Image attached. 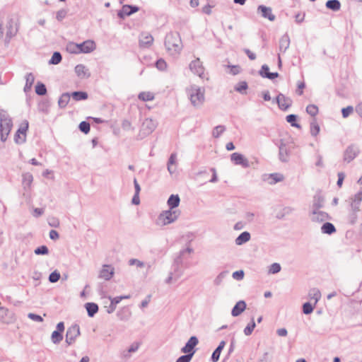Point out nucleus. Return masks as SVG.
Returning a JSON list of instances; mask_svg holds the SVG:
<instances>
[{
  "label": "nucleus",
  "mask_w": 362,
  "mask_h": 362,
  "mask_svg": "<svg viewBox=\"0 0 362 362\" xmlns=\"http://www.w3.org/2000/svg\"><path fill=\"white\" fill-rule=\"evenodd\" d=\"M13 127L12 119L4 110H0V135L1 141L5 142Z\"/></svg>",
  "instance_id": "obj_1"
},
{
  "label": "nucleus",
  "mask_w": 362,
  "mask_h": 362,
  "mask_svg": "<svg viewBox=\"0 0 362 362\" xmlns=\"http://www.w3.org/2000/svg\"><path fill=\"white\" fill-rule=\"evenodd\" d=\"M165 45L171 54L180 52L182 49V41L179 33L168 34L165 37Z\"/></svg>",
  "instance_id": "obj_2"
},
{
  "label": "nucleus",
  "mask_w": 362,
  "mask_h": 362,
  "mask_svg": "<svg viewBox=\"0 0 362 362\" xmlns=\"http://www.w3.org/2000/svg\"><path fill=\"white\" fill-rule=\"evenodd\" d=\"M180 215V211L178 209L176 210H165L162 211L157 220V224L161 226H167L170 223H174L177 220Z\"/></svg>",
  "instance_id": "obj_3"
},
{
  "label": "nucleus",
  "mask_w": 362,
  "mask_h": 362,
  "mask_svg": "<svg viewBox=\"0 0 362 362\" xmlns=\"http://www.w3.org/2000/svg\"><path fill=\"white\" fill-rule=\"evenodd\" d=\"M19 19L17 17H12L8 19L6 24V37L8 40L16 36L19 30Z\"/></svg>",
  "instance_id": "obj_4"
},
{
  "label": "nucleus",
  "mask_w": 362,
  "mask_h": 362,
  "mask_svg": "<svg viewBox=\"0 0 362 362\" xmlns=\"http://www.w3.org/2000/svg\"><path fill=\"white\" fill-rule=\"evenodd\" d=\"M157 122L151 118H146L142 122L139 136L141 139L151 134L156 128Z\"/></svg>",
  "instance_id": "obj_5"
},
{
  "label": "nucleus",
  "mask_w": 362,
  "mask_h": 362,
  "mask_svg": "<svg viewBox=\"0 0 362 362\" xmlns=\"http://www.w3.org/2000/svg\"><path fill=\"white\" fill-rule=\"evenodd\" d=\"M80 335V327L75 324L69 327L66 333L65 341L68 345L74 344L76 338Z\"/></svg>",
  "instance_id": "obj_6"
},
{
  "label": "nucleus",
  "mask_w": 362,
  "mask_h": 362,
  "mask_svg": "<svg viewBox=\"0 0 362 362\" xmlns=\"http://www.w3.org/2000/svg\"><path fill=\"white\" fill-rule=\"evenodd\" d=\"M28 129V122L25 120L21 123V127L15 134L14 141L16 144H21L25 141L26 132Z\"/></svg>",
  "instance_id": "obj_7"
},
{
  "label": "nucleus",
  "mask_w": 362,
  "mask_h": 362,
  "mask_svg": "<svg viewBox=\"0 0 362 362\" xmlns=\"http://www.w3.org/2000/svg\"><path fill=\"white\" fill-rule=\"evenodd\" d=\"M310 218L313 222L321 223L330 219L327 212L320 211V209H311L310 212Z\"/></svg>",
  "instance_id": "obj_8"
},
{
  "label": "nucleus",
  "mask_w": 362,
  "mask_h": 362,
  "mask_svg": "<svg viewBox=\"0 0 362 362\" xmlns=\"http://www.w3.org/2000/svg\"><path fill=\"white\" fill-rule=\"evenodd\" d=\"M188 98L194 107H199L205 100L204 92H189Z\"/></svg>",
  "instance_id": "obj_9"
},
{
  "label": "nucleus",
  "mask_w": 362,
  "mask_h": 362,
  "mask_svg": "<svg viewBox=\"0 0 362 362\" xmlns=\"http://www.w3.org/2000/svg\"><path fill=\"white\" fill-rule=\"evenodd\" d=\"M359 153V148L357 146L351 144L349 146L344 152V160L346 163L352 161Z\"/></svg>",
  "instance_id": "obj_10"
},
{
  "label": "nucleus",
  "mask_w": 362,
  "mask_h": 362,
  "mask_svg": "<svg viewBox=\"0 0 362 362\" xmlns=\"http://www.w3.org/2000/svg\"><path fill=\"white\" fill-rule=\"evenodd\" d=\"M115 274V269L112 265L103 264L102 269L99 272L98 278L105 281L110 280Z\"/></svg>",
  "instance_id": "obj_11"
},
{
  "label": "nucleus",
  "mask_w": 362,
  "mask_h": 362,
  "mask_svg": "<svg viewBox=\"0 0 362 362\" xmlns=\"http://www.w3.org/2000/svg\"><path fill=\"white\" fill-rule=\"evenodd\" d=\"M231 161L237 165H241L243 168H249V160L241 153H233L230 155Z\"/></svg>",
  "instance_id": "obj_12"
},
{
  "label": "nucleus",
  "mask_w": 362,
  "mask_h": 362,
  "mask_svg": "<svg viewBox=\"0 0 362 362\" xmlns=\"http://www.w3.org/2000/svg\"><path fill=\"white\" fill-rule=\"evenodd\" d=\"M199 340L197 337H191L185 345L181 349V352L184 354H189L195 352L194 347L198 344Z\"/></svg>",
  "instance_id": "obj_13"
},
{
  "label": "nucleus",
  "mask_w": 362,
  "mask_h": 362,
  "mask_svg": "<svg viewBox=\"0 0 362 362\" xmlns=\"http://www.w3.org/2000/svg\"><path fill=\"white\" fill-rule=\"evenodd\" d=\"M190 69L201 78H205L204 68L199 58L191 62Z\"/></svg>",
  "instance_id": "obj_14"
},
{
  "label": "nucleus",
  "mask_w": 362,
  "mask_h": 362,
  "mask_svg": "<svg viewBox=\"0 0 362 362\" xmlns=\"http://www.w3.org/2000/svg\"><path fill=\"white\" fill-rule=\"evenodd\" d=\"M80 54L81 53H90L95 49L96 45L93 40H86L83 42L78 44Z\"/></svg>",
  "instance_id": "obj_15"
},
{
  "label": "nucleus",
  "mask_w": 362,
  "mask_h": 362,
  "mask_svg": "<svg viewBox=\"0 0 362 362\" xmlns=\"http://www.w3.org/2000/svg\"><path fill=\"white\" fill-rule=\"evenodd\" d=\"M276 102L279 107L284 110H287L292 104V100L290 98L286 97L284 94L279 93L276 96Z\"/></svg>",
  "instance_id": "obj_16"
},
{
  "label": "nucleus",
  "mask_w": 362,
  "mask_h": 362,
  "mask_svg": "<svg viewBox=\"0 0 362 362\" xmlns=\"http://www.w3.org/2000/svg\"><path fill=\"white\" fill-rule=\"evenodd\" d=\"M325 198L320 192H317L313 200L312 209H320L324 206Z\"/></svg>",
  "instance_id": "obj_17"
},
{
  "label": "nucleus",
  "mask_w": 362,
  "mask_h": 362,
  "mask_svg": "<svg viewBox=\"0 0 362 362\" xmlns=\"http://www.w3.org/2000/svg\"><path fill=\"white\" fill-rule=\"evenodd\" d=\"M258 11L261 12V14L264 18H268L270 21H273L276 18V16L272 13V10L270 7L261 5L258 7Z\"/></svg>",
  "instance_id": "obj_18"
},
{
  "label": "nucleus",
  "mask_w": 362,
  "mask_h": 362,
  "mask_svg": "<svg viewBox=\"0 0 362 362\" xmlns=\"http://www.w3.org/2000/svg\"><path fill=\"white\" fill-rule=\"evenodd\" d=\"M246 308V303L244 300L238 301L231 311V315L233 317L240 315Z\"/></svg>",
  "instance_id": "obj_19"
},
{
  "label": "nucleus",
  "mask_w": 362,
  "mask_h": 362,
  "mask_svg": "<svg viewBox=\"0 0 362 362\" xmlns=\"http://www.w3.org/2000/svg\"><path fill=\"white\" fill-rule=\"evenodd\" d=\"M193 249L190 247H188L186 249L181 250L179 252V255L175 258L173 264L177 266H181L182 264V259L184 255L186 253L191 254L193 252Z\"/></svg>",
  "instance_id": "obj_20"
},
{
  "label": "nucleus",
  "mask_w": 362,
  "mask_h": 362,
  "mask_svg": "<svg viewBox=\"0 0 362 362\" xmlns=\"http://www.w3.org/2000/svg\"><path fill=\"white\" fill-rule=\"evenodd\" d=\"M75 72L81 78H88L90 75L88 69L83 64H78L75 67Z\"/></svg>",
  "instance_id": "obj_21"
},
{
  "label": "nucleus",
  "mask_w": 362,
  "mask_h": 362,
  "mask_svg": "<svg viewBox=\"0 0 362 362\" xmlns=\"http://www.w3.org/2000/svg\"><path fill=\"white\" fill-rule=\"evenodd\" d=\"M180 199L177 194H171L168 199L167 204L170 210H175L180 204Z\"/></svg>",
  "instance_id": "obj_22"
},
{
  "label": "nucleus",
  "mask_w": 362,
  "mask_h": 362,
  "mask_svg": "<svg viewBox=\"0 0 362 362\" xmlns=\"http://www.w3.org/2000/svg\"><path fill=\"white\" fill-rule=\"evenodd\" d=\"M279 159L282 162H287L288 160L289 152L286 144H281L279 146Z\"/></svg>",
  "instance_id": "obj_23"
},
{
  "label": "nucleus",
  "mask_w": 362,
  "mask_h": 362,
  "mask_svg": "<svg viewBox=\"0 0 362 362\" xmlns=\"http://www.w3.org/2000/svg\"><path fill=\"white\" fill-rule=\"evenodd\" d=\"M250 233L247 231H244L240 233L235 239V242L237 245H242L250 240Z\"/></svg>",
  "instance_id": "obj_24"
},
{
  "label": "nucleus",
  "mask_w": 362,
  "mask_h": 362,
  "mask_svg": "<svg viewBox=\"0 0 362 362\" xmlns=\"http://www.w3.org/2000/svg\"><path fill=\"white\" fill-rule=\"evenodd\" d=\"M308 296L310 300L313 301L314 305H316L321 298V293L319 289L313 288L309 291Z\"/></svg>",
  "instance_id": "obj_25"
},
{
  "label": "nucleus",
  "mask_w": 362,
  "mask_h": 362,
  "mask_svg": "<svg viewBox=\"0 0 362 362\" xmlns=\"http://www.w3.org/2000/svg\"><path fill=\"white\" fill-rule=\"evenodd\" d=\"M140 44L143 46H150L153 42V37L148 33H144L141 35L139 39Z\"/></svg>",
  "instance_id": "obj_26"
},
{
  "label": "nucleus",
  "mask_w": 362,
  "mask_h": 362,
  "mask_svg": "<svg viewBox=\"0 0 362 362\" xmlns=\"http://www.w3.org/2000/svg\"><path fill=\"white\" fill-rule=\"evenodd\" d=\"M259 73L262 76L267 77L270 79H274L278 76V74L276 72L269 71V68L267 65H263Z\"/></svg>",
  "instance_id": "obj_27"
},
{
  "label": "nucleus",
  "mask_w": 362,
  "mask_h": 362,
  "mask_svg": "<svg viewBox=\"0 0 362 362\" xmlns=\"http://www.w3.org/2000/svg\"><path fill=\"white\" fill-rule=\"evenodd\" d=\"M88 315L93 317L98 311V305L95 303H87L85 305Z\"/></svg>",
  "instance_id": "obj_28"
},
{
  "label": "nucleus",
  "mask_w": 362,
  "mask_h": 362,
  "mask_svg": "<svg viewBox=\"0 0 362 362\" xmlns=\"http://www.w3.org/2000/svg\"><path fill=\"white\" fill-rule=\"evenodd\" d=\"M321 230L322 233L331 235L336 231V228L332 223L326 222L322 226Z\"/></svg>",
  "instance_id": "obj_29"
},
{
  "label": "nucleus",
  "mask_w": 362,
  "mask_h": 362,
  "mask_svg": "<svg viewBox=\"0 0 362 362\" xmlns=\"http://www.w3.org/2000/svg\"><path fill=\"white\" fill-rule=\"evenodd\" d=\"M176 163V154L175 153H172L168 159V172L170 173V174H173L175 170H176V168L175 167H173V165L175 164Z\"/></svg>",
  "instance_id": "obj_30"
},
{
  "label": "nucleus",
  "mask_w": 362,
  "mask_h": 362,
  "mask_svg": "<svg viewBox=\"0 0 362 362\" xmlns=\"http://www.w3.org/2000/svg\"><path fill=\"white\" fill-rule=\"evenodd\" d=\"M71 95L68 92L63 93L59 99L58 105L61 108L65 107L70 100Z\"/></svg>",
  "instance_id": "obj_31"
},
{
  "label": "nucleus",
  "mask_w": 362,
  "mask_h": 362,
  "mask_svg": "<svg viewBox=\"0 0 362 362\" xmlns=\"http://www.w3.org/2000/svg\"><path fill=\"white\" fill-rule=\"evenodd\" d=\"M33 181V177L32 174L27 173L23 175V185L25 189L29 188Z\"/></svg>",
  "instance_id": "obj_32"
},
{
  "label": "nucleus",
  "mask_w": 362,
  "mask_h": 362,
  "mask_svg": "<svg viewBox=\"0 0 362 362\" xmlns=\"http://www.w3.org/2000/svg\"><path fill=\"white\" fill-rule=\"evenodd\" d=\"M320 128L315 118H313L310 122V134L316 136L320 132Z\"/></svg>",
  "instance_id": "obj_33"
},
{
  "label": "nucleus",
  "mask_w": 362,
  "mask_h": 362,
  "mask_svg": "<svg viewBox=\"0 0 362 362\" xmlns=\"http://www.w3.org/2000/svg\"><path fill=\"white\" fill-rule=\"evenodd\" d=\"M294 211V209L291 206H286L282 209V210L279 212L276 215V218L279 219H282L285 216L290 215Z\"/></svg>",
  "instance_id": "obj_34"
},
{
  "label": "nucleus",
  "mask_w": 362,
  "mask_h": 362,
  "mask_svg": "<svg viewBox=\"0 0 362 362\" xmlns=\"http://www.w3.org/2000/svg\"><path fill=\"white\" fill-rule=\"evenodd\" d=\"M326 6L332 11H339L341 8V4L338 0H329L326 3Z\"/></svg>",
  "instance_id": "obj_35"
},
{
  "label": "nucleus",
  "mask_w": 362,
  "mask_h": 362,
  "mask_svg": "<svg viewBox=\"0 0 362 362\" xmlns=\"http://www.w3.org/2000/svg\"><path fill=\"white\" fill-rule=\"evenodd\" d=\"M49 102L47 99L42 100L38 103V110L39 111L47 113L49 112Z\"/></svg>",
  "instance_id": "obj_36"
},
{
  "label": "nucleus",
  "mask_w": 362,
  "mask_h": 362,
  "mask_svg": "<svg viewBox=\"0 0 362 362\" xmlns=\"http://www.w3.org/2000/svg\"><path fill=\"white\" fill-rule=\"evenodd\" d=\"M66 50L71 54H80L78 44L70 42L66 45Z\"/></svg>",
  "instance_id": "obj_37"
},
{
  "label": "nucleus",
  "mask_w": 362,
  "mask_h": 362,
  "mask_svg": "<svg viewBox=\"0 0 362 362\" xmlns=\"http://www.w3.org/2000/svg\"><path fill=\"white\" fill-rule=\"evenodd\" d=\"M25 80H26V83L25 85L24 90H30L32 88L33 85L35 81V77H34L33 74H27L25 76Z\"/></svg>",
  "instance_id": "obj_38"
},
{
  "label": "nucleus",
  "mask_w": 362,
  "mask_h": 362,
  "mask_svg": "<svg viewBox=\"0 0 362 362\" xmlns=\"http://www.w3.org/2000/svg\"><path fill=\"white\" fill-rule=\"evenodd\" d=\"M138 11V8L129 5H124L122 8V13L126 16H129Z\"/></svg>",
  "instance_id": "obj_39"
},
{
  "label": "nucleus",
  "mask_w": 362,
  "mask_h": 362,
  "mask_svg": "<svg viewBox=\"0 0 362 362\" xmlns=\"http://www.w3.org/2000/svg\"><path fill=\"white\" fill-rule=\"evenodd\" d=\"M138 98L143 101H149L154 99V94L153 92H140Z\"/></svg>",
  "instance_id": "obj_40"
},
{
  "label": "nucleus",
  "mask_w": 362,
  "mask_h": 362,
  "mask_svg": "<svg viewBox=\"0 0 362 362\" xmlns=\"http://www.w3.org/2000/svg\"><path fill=\"white\" fill-rule=\"evenodd\" d=\"M226 130V127L223 125H218L215 127L212 131V136L214 138H218Z\"/></svg>",
  "instance_id": "obj_41"
},
{
  "label": "nucleus",
  "mask_w": 362,
  "mask_h": 362,
  "mask_svg": "<svg viewBox=\"0 0 362 362\" xmlns=\"http://www.w3.org/2000/svg\"><path fill=\"white\" fill-rule=\"evenodd\" d=\"M71 96L76 101L88 98L87 92H72Z\"/></svg>",
  "instance_id": "obj_42"
},
{
  "label": "nucleus",
  "mask_w": 362,
  "mask_h": 362,
  "mask_svg": "<svg viewBox=\"0 0 362 362\" xmlns=\"http://www.w3.org/2000/svg\"><path fill=\"white\" fill-rule=\"evenodd\" d=\"M51 339H52V341L54 344H59L63 339L62 332L57 331V330L54 331L52 334Z\"/></svg>",
  "instance_id": "obj_43"
},
{
  "label": "nucleus",
  "mask_w": 362,
  "mask_h": 362,
  "mask_svg": "<svg viewBox=\"0 0 362 362\" xmlns=\"http://www.w3.org/2000/svg\"><path fill=\"white\" fill-rule=\"evenodd\" d=\"M315 305L310 302L305 303L303 305V312L305 315H309L313 313Z\"/></svg>",
  "instance_id": "obj_44"
},
{
  "label": "nucleus",
  "mask_w": 362,
  "mask_h": 362,
  "mask_svg": "<svg viewBox=\"0 0 362 362\" xmlns=\"http://www.w3.org/2000/svg\"><path fill=\"white\" fill-rule=\"evenodd\" d=\"M360 205L361 203L353 201H351L350 202L351 211L354 218H356V214L360 211Z\"/></svg>",
  "instance_id": "obj_45"
},
{
  "label": "nucleus",
  "mask_w": 362,
  "mask_h": 362,
  "mask_svg": "<svg viewBox=\"0 0 362 362\" xmlns=\"http://www.w3.org/2000/svg\"><path fill=\"white\" fill-rule=\"evenodd\" d=\"M256 325L254 321V319L252 318L251 322L246 326V327L244 329V334L246 336H249L252 334L253 332Z\"/></svg>",
  "instance_id": "obj_46"
},
{
  "label": "nucleus",
  "mask_w": 362,
  "mask_h": 362,
  "mask_svg": "<svg viewBox=\"0 0 362 362\" xmlns=\"http://www.w3.org/2000/svg\"><path fill=\"white\" fill-rule=\"evenodd\" d=\"M228 272L227 271H223V272H221L214 279V284L216 285V286H218L220 285L223 280L226 278V276L228 275Z\"/></svg>",
  "instance_id": "obj_47"
},
{
  "label": "nucleus",
  "mask_w": 362,
  "mask_h": 362,
  "mask_svg": "<svg viewBox=\"0 0 362 362\" xmlns=\"http://www.w3.org/2000/svg\"><path fill=\"white\" fill-rule=\"evenodd\" d=\"M34 253L37 255H46L49 253L48 247L46 245H42L37 247L34 250Z\"/></svg>",
  "instance_id": "obj_48"
},
{
  "label": "nucleus",
  "mask_w": 362,
  "mask_h": 362,
  "mask_svg": "<svg viewBox=\"0 0 362 362\" xmlns=\"http://www.w3.org/2000/svg\"><path fill=\"white\" fill-rule=\"evenodd\" d=\"M306 112L312 117H315L318 113V107L315 105H309L306 107Z\"/></svg>",
  "instance_id": "obj_49"
},
{
  "label": "nucleus",
  "mask_w": 362,
  "mask_h": 362,
  "mask_svg": "<svg viewBox=\"0 0 362 362\" xmlns=\"http://www.w3.org/2000/svg\"><path fill=\"white\" fill-rule=\"evenodd\" d=\"M297 119V116L293 114H291L286 116V121L291 124L292 127H296L298 128H300V126L296 123V121Z\"/></svg>",
  "instance_id": "obj_50"
},
{
  "label": "nucleus",
  "mask_w": 362,
  "mask_h": 362,
  "mask_svg": "<svg viewBox=\"0 0 362 362\" xmlns=\"http://www.w3.org/2000/svg\"><path fill=\"white\" fill-rule=\"evenodd\" d=\"M194 354V351L188 354H185V355L180 356L175 362H190Z\"/></svg>",
  "instance_id": "obj_51"
},
{
  "label": "nucleus",
  "mask_w": 362,
  "mask_h": 362,
  "mask_svg": "<svg viewBox=\"0 0 362 362\" xmlns=\"http://www.w3.org/2000/svg\"><path fill=\"white\" fill-rule=\"evenodd\" d=\"M60 276V273L57 270H55L49 274V281L51 283H56L59 280Z\"/></svg>",
  "instance_id": "obj_52"
},
{
  "label": "nucleus",
  "mask_w": 362,
  "mask_h": 362,
  "mask_svg": "<svg viewBox=\"0 0 362 362\" xmlns=\"http://www.w3.org/2000/svg\"><path fill=\"white\" fill-rule=\"evenodd\" d=\"M180 267L181 266H177V265L173 264V272H172L171 273H173L174 274L175 280L178 279L183 274V271L181 269Z\"/></svg>",
  "instance_id": "obj_53"
},
{
  "label": "nucleus",
  "mask_w": 362,
  "mask_h": 362,
  "mask_svg": "<svg viewBox=\"0 0 362 362\" xmlns=\"http://www.w3.org/2000/svg\"><path fill=\"white\" fill-rule=\"evenodd\" d=\"M79 129L81 132L88 134L90 132V124L86 121H83L79 124Z\"/></svg>",
  "instance_id": "obj_54"
},
{
  "label": "nucleus",
  "mask_w": 362,
  "mask_h": 362,
  "mask_svg": "<svg viewBox=\"0 0 362 362\" xmlns=\"http://www.w3.org/2000/svg\"><path fill=\"white\" fill-rule=\"evenodd\" d=\"M129 264L131 266L136 265V267L141 268L146 266V264L137 259H130L129 260Z\"/></svg>",
  "instance_id": "obj_55"
},
{
  "label": "nucleus",
  "mask_w": 362,
  "mask_h": 362,
  "mask_svg": "<svg viewBox=\"0 0 362 362\" xmlns=\"http://www.w3.org/2000/svg\"><path fill=\"white\" fill-rule=\"evenodd\" d=\"M221 351H222V349L218 347H217L214 351V352L212 353V355H211V361L213 362H217L218 361Z\"/></svg>",
  "instance_id": "obj_56"
},
{
  "label": "nucleus",
  "mask_w": 362,
  "mask_h": 362,
  "mask_svg": "<svg viewBox=\"0 0 362 362\" xmlns=\"http://www.w3.org/2000/svg\"><path fill=\"white\" fill-rule=\"evenodd\" d=\"M62 60V56L59 52H54L51 58L50 63L52 64H57Z\"/></svg>",
  "instance_id": "obj_57"
},
{
  "label": "nucleus",
  "mask_w": 362,
  "mask_h": 362,
  "mask_svg": "<svg viewBox=\"0 0 362 362\" xmlns=\"http://www.w3.org/2000/svg\"><path fill=\"white\" fill-rule=\"evenodd\" d=\"M281 271V266L279 263H273L269 267V273L276 274Z\"/></svg>",
  "instance_id": "obj_58"
},
{
  "label": "nucleus",
  "mask_w": 362,
  "mask_h": 362,
  "mask_svg": "<svg viewBox=\"0 0 362 362\" xmlns=\"http://www.w3.org/2000/svg\"><path fill=\"white\" fill-rule=\"evenodd\" d=\"M270 177L274 180L272 183H276L278 182H281L284 178V175L280 173H272L270 175Z\"/></svg>",
  "instance_id": "obj_59"
},
{
  "label": "nucleus",
  "mask_w": 362,
  "mask_h": 362,
  "mask_svg": "<svg viewBox=\"0 0 362 362\" xmlns=\"http://www.w3.org/2000/svg\"><path fill=\"white\" fill-rule=\"evenodd\" d=\"M244 271L243 270H238L236 272H234L232 274V276L235 280H242L244 278Z\"/></svg>",
  "instance_id": "obj_60"
},
{
  "label": "nucleus",
  "mask_w": 362,
  "mask_h": 362,
  "mask_svg": "<svg viewBox=\"0 0 362 362\" xmlns=\"http://www.w3.org/2000/svg\"><path fill=\"white\" fill-rule=\"evenodd\" d=\"M354 111V108L352 106H348L341 110V113L343 117H347L352 112Z\"/></svg>",
  "instance_id": "obj_61"
},
{
  "label": "nucleus",
  "mask_w": 362,
  "mask_h": 362,
  "mask_svg": "<svg viewBox=\"0 0 362 362\" xmlns=\"http://www.w3.org/2000/svg\"><path fill=\"white\" fill-rule=\"evenodd\" d=\"M28 317L33 321H36V322H42L43 321V319L40 315L35 314V313H30L28 315Z\"/></svg>",
  "instance_id": "obj_62"
},
{
  "label": "nucleus",
  "mask_w": 362,
  "mask_h": 362,
  "mask_svg": "<svg viewBox=\"0 0 362 362\" xmlns=\"http://www.w3.org/2000/svg\"><path fill=\"white\" fill-rule=\"evenodd\" d=\"M351 201L361 203L362 201V191H360L357 192L356 194H354V197H352L351 199Z\"/></svg>",
  "instance_id": "obj_63"
},
{
  "label": "nucleus",
  "mask_w": 362,
  "mask_h": 362,
  "mask_svg": "<svg viewBox=\"0 0 362 362\" xmlns=\"http://www.w3.org/2000/svg\"><path fill=\"white\" fill-rule=\"evenodd\" d=\"M156 67L160 70H165L167 67L166 62L163 59H159L156 62Z\"/></svg>",
  "instance_id": "obj_64"
}]
</instances>
